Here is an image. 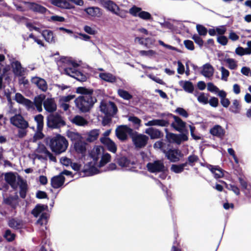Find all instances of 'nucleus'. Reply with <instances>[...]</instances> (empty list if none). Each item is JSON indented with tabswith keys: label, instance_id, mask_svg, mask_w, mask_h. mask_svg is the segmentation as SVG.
I'll list each match as a JSON object with an SVG mask.
<instances>
[{
	"label": "nucleus",
	"instance_id": "9b49d317",
	"mask_svg": "<svg viewBox=\"0 0 251 251\" xmlns=\"http://www.w3.org/2000/svg\"><path fill=\"white\" fill-rule=\"evenodd\" d=\"M132 131V129L126 125H121L116 129V135L118 138L122 141H125L127 139V133H130Z\"/></svg>",
	"mask_w": 251,
	"mask_h": 251
},
{
	"label": "nucleus",
	"instance_id": "f3484780",
	"mask_svg": "<svg viewBox=\"0 0 251 251\" xmlns=\"http://www.w3.org/2000/svg\"><path fill=\"white\" fill-rule=\"evenodd\" d=\"M53 5L62 9H70L74 7L67 0H49Z\"/></svg>",
	"mask_w": 251,
	"mask_h": 251
},
{
	"label": "nucleus",
	"instance_id": "cd10ccee",
	"mask_svg": "<svg viewBox=\"0 0 251 251\" xmlns=\"http://www.w3.org/2000/svg\"><path fill=\"white\" fill-rule=\"evenodd\" d=\"M208 168L211 171V172L214 175V177L216 178H219L224 176V171L223 169H222L219 166L209 165Z\"/></svg>",
	"mask_w": 251,
	"mask_h": 251
},
{
	"label": "nucleus",
	"instance_id": "39448f33",
	"mask_svg": "<svg viewBox=\"0 0 251 251\" xmlns=\"http://www.w3.org/2000/svg\"><path fill=\"white\" fill-rule=\"evenodd\" d=\"M167 116L168 117H172L174 119L175 123H172L171 126L173 127L176 131L180 133H188V130L186 129V122L183 121L180 117L171 113H168Z\"/></svg>",
	"mask_w": 251,
	"mask_h": 251
},
{
	"label": "nucleus",
	"instance_id": "f257e3e1",
	"mask_svg": "<svg viewBox=\"0 0 251 251\" xmlns=\"http://www.w3.org/2000/svg\"><path fill=\"white\" fill-rule=\"evenodd\" d=\"M46 143L48 144L52 152L56 154L64 152L68 145L66 138L58 134L53 137H47L46 139Z\"/></svg>",
	"mask_w": 251,
	"mask_h": 251
},
{
	"label": "nucleus",
	"instance_id": "4d7b16f0",
	"mask_svg": "<svg viewBox=\"0 0 251 251\" xmlns=\"http://www.w3.org/2000/svg\"><path fill=\"white\" fill-rule=\"evenodd\" d=\"M175 112L184 118H187L189 116L188 112L181 107H177Z\"/></svg>",
	"mask_w": 251,
	"mask_h": 251
},
{
	"label": "nucleus",
	"instance_id": "052dcab7",
	"mask_svg": "<svg viewBox=\"0 0 251 251\" xmlns=\"http://www.w3.org/2000/svg\"><path fill=\"white\" fill-rule=\"evenodd\" d=\"M210 105L213 107H217L219 105V100L216 97H212L208 100Z\"/></svg>",
	"mask_w": 251,
	"mask_h": 251
},
{
	"label": "nucleus",
	"instance_id": "412c9836",
	"mask_svg": "<svg viewBox=\"0 0 251 251\" xmlns=\"http://www.w3.org/2000/svg\"><path fill=\"white\" fill-rule=\"evenodd\" d=\"M145 133L150 135L151 139H158L163 136V133L160 130L153 127L147 128Z\"/></svg>",
	"mask_w": 251,
	"mask_h": 251
},
{
	"label": "nucleus",
	"instance_id": "774afa93",
	"mask_svg": "<svg viewBox=\"0 0 251 251\" xmlns=\"http://www.w3.org/2000/svg\"><path fill=\"white\" fill-rule=\"evenodd\" d=\"M25 99V98L21 93H17L15 94V100L18 103L23 104Z\"/></svg>",
	"mask_w": 251,
	"mask_h": 251
},
{
	"label": "nucleus",
	"instance_id": "0eeeda50",
	"mask_svg": "<svg viewBox=\"0 0 251 251\" xmlns=\"http://www.w3.org/2000/svg\"><path fill=\"white\" fill-rule=\"evenodd\" d=\"M129 13L134 17H138L144 20H152L151 14L147 11H143L140 7L133 6L129 10Z\"/></svg>",
	"mask_w": 251,
	"mask_h": 251
},
{
	"label": "nucleus",
	"instance_id": "a19ab883",
	"mask_svg": "<svg viewBox=\"0 0 251 251\" xmlns=\"http://www.w3.org/2000/svg\"><path fill=\"white\" fill-rule=\"evenodd\" d=\"M117 163L122 167H127L131 164V161L126 156H121L117 159Z\"/></svg>",
	"mask_w": 251,
	"mask_h": 251
},
{
	"label": "nucleus",
	"instance_id": "603ef678",
	"mask_svg": "<svg viewBox=\"0 0 251 251\" xmlns=\"http://www.w3.org/2000/svg\"><path fill=\"white\" fill-rule=\"evenodd\" d=\"M64 71L67 75L75 78V75L76 74V73L77 72V70L71 67H67L65 68Z\"/></svg>",
	"mask_w": 251,
	"mask_h": 251
},
{
	"label": "nucleus",
	"instance_id": "338daca9",
	"mask_svg": "<svg viewBox=\"0 0 251 251\" xmlns=\"http://www.w3.org/2000/svg\"><path fill=\"white\" fill-rule=\"evenodd\" d=\"M18 199V196L16 195L15 196H10L5 199V202L6 204L11 205L14 201Z\"/></svg>",
	"mask_w": 251,
	"mask_h": 251
},
{
	"label": "nucleus",
	"instance_id": "c756f323",
	"mask_svg": "<svg viewBox=\"0 0 251 251\" xmlns=\"http://www.w3.org/2000/svg\"><path fill=\"white\" fill-rule=\"evenodd\" d=\"M20 196L22 199H25L26 196V193L28 191V186L26 181L20 178Z\"/></svg>",
	"mask_w": 251,
	"mask_h": 251
},
{
	"label": "nucleus",
	"instance_id": "2f4dec72",
	"mask_svg": "<svg viewBox=\"0 0 251 251\" xmlns=\"http://www.w3.org/2000/svg\"><path fill=\"white\" fill-rule=\"evenodd\" d=\"M241 110L240 101L237 99L233 100L232 105L229 107V111L234 114H239Z\"/></svg>",
	"mask_w": 251,
	"mask_h": 251
},
{
	"label": "nucleus",
	"instance_id": "473e14b6",
	"mask_svg": "<svg viewBox=\"0 0 251 251\" xmlns=\"http://www.w3.org/2000/svg\"><path fill=\"white\" fill-rule=\"evenodd\" d=\"M76 92L82 95L81 96L93 97L94 91L92 89H87L84 87L77 88Z\"/></svg>",
	"mask_w": 251,
	"mask_h": 251
},
{
	"label": "nucleus",
	"instance_id": "c03bdc74",
	"mask_svg": "<svg viewBox=\"0 0 251 251\" xmlns=\"http://www.w3.org/2000/svg\"><path fill=\"white\" fill-rule=\"evenodd\" d=\"M117 93L119 97L125 100H129L133 98L131 94L123 89H119Z\"/></svg>",
	"mask_w": 251,
	"mask_h": 251
},
{
	"label": "nucleus",
	"instance_id": "3c124183",
	"mask_svg": "<svg viewBox=\"0 0 251 251\" xmlns=\"http://www.w3.org/2000/svg\"><path fill=\"white\" fill-rule=\"evenodd\" d=\"M196 28L200 35L205 36L206 35L208 30L205 26L202 25H197Z\"/></svg>",
	"mask_w": 251,
	"mask_h": 251
},
{
	"label": "nucleus",
	"instance_id": "09e8293b",
	"mask_svg": "<svg viewBox=\"0 0 251 251\" xmlns=\"http://www.w3.org/2000/svg\"><path fill=\"white\" fill-rule=\"evenodd\" d=\"M199 160L198 156L195 154H191L188 157L187 163L191 166H193L195 163L197 162Z\"/></svg>",
	"mask_w": 251,
	"mask_h": 251
},
{
	"label": "nucleus",
	"instance_id": "37998d69",
	"mask_svg": "<svg viewBox=\"0 0 251 251\" xmlns=\"http://www.w3.org/2000/svg\"><path fill=\"white\" fill-rule=\"evenodd\" d=\"M67 137L74 142H78V141H80L82 139V137L81 135L77 133V132H75L71 131H69L67 132Z\"/></svg>",
	"mask_w": 251,
	"mask_h": 251
},
{
	"label": "nucleus",
	"instance_id": "2eb2a0df",
	"mask_svg": "<svg viewBox=\"0 0 251 251\" xmlns=\"http://www.w3.org/2000/svg\"><path fill=\"white\" fill-rule=\"evenodd\" d=\"M65 180V177L61 175H59L54 176L51 178L50 184L53 188L57 189L64 184Z\"/></svg>",
	"mask_w": 251,
	"mask_h": 251
},
{
	"label": "nucleus",
	"instance_id": "5fc2aeb1",
	"mask_svg": "<svg viewBox=\"0 0 251 251\" xmlns=\"http://www.w3.org/2000/svg\"><path fill=\"white\" fill-rule=\"evenodd\" d=\"M76 73V74L75 75V78L76 80L81 82H84L87 80L86 76L81 72L77 71Z\"/></svg>",
	"mask_w": 251,
	"mask_h": 251
},
{
	"label": "nucleus",
	"instance_id": "49530a36",
	"mask_svg": "<svg viewBox=\"0 0 251 251\" xmlns=\"http://www.w3.org/2000/svg\"><path fill=\"white\" fill-rule=\"evenodd\" d=\"M208 96H209L208 94H205L203 92L201 93L198 97V100L200 103L206 104L208 103Z\"/></svg>",
	"mask_w": 251,
	"mask_h": 251
},
{
	"label": "nucleus",
	"instance_id": "5701e85b",
	"mask_svg": "<svg viewBox=\"0 0 251 251\" xmlns=\"http://www.w3.org/2000/svg\"><path fill=\"white\" fill-rule=\"evenodd\" d=\"M46 99L45 94H40L35 97L34 99L33 105H34L38 112L42 111V104Z\"/></svg>",
	"mask_w": 251,
	"mask_h": 251
},
{
	"label": "nucleus",
	"instance_id": "864d4df0",
	"mask_svg": "<svg viewBox=\"0 0 251 251\" xmlns=\"http://www.w3.org/2000/svg\"><path fill=\"white\" fill-rule=\"evenodd\" d=\"M225 61L228 64V68L231 70H234L237 67L236 62L234 59L227 58L225 60Z\"/></svg>",
	"mask_w": 251,
	"mask_h": 251
},
{
	"label": "nucleus",
	"instance_id": "6e6d98bb",
	"mask_svg": "<svg viewBox=\"0 0 251 251\" xmlns=\"http://www.w3.org/2000/svg\"><path fill=\"white\" fill-rule=\"evenodd\" d=\"M220 70L221 71L222 73L221 79L225 81H227V77L229 75V72L227 69H225L224 67H221Z\"/></svg>",
	"mask_w": 251,
	"mask_h": 251
},
{
	"label": "nucleus",
	"instance_id": "79ce46f5",
	"mask_svg": "<svg viewBox=\"0 0 251 251\" xmlns=\"http://www.w3.org/2000/svg\"><path fill=\"white\" fill-rule=\"evenodd\" d=\"M187 165V162L178 165L173 164L171 167V170L176 174H179L184 171V167H186Z\"/></svg>",
	"mask_w": 251,
	"mask_h": 251
},
{
	"label": "nucleus",
	"instance_id": "58836bf2",
	"mask_svg": "<svg viewBox=\"0 0 251 251\" xmlns=\"http://www.w3.org/2000/svg\"><path fill=\"white\" fill-rule=\"evenodd\" d=\"M72 122L78 126H84L88 123L84 118L79 115L75 116L72 120Z\"/></svg>",
	"mask_w": 251,
	"mask_h": 251
},
{
	"label": "nucleus",
	"instance_id": "b1692460",
	"mask_svg": "<svg viewBox=\"0 0 251 251\" xmlns=\"http://www.w3.org/2000/svg\"><path fill=\"white\" fill-rule=\"evenodd\" d=\"M104 6L108 10L111 11L113 13L119 15L120 8L119 6L113 1L108 0L105 1L104 2Z\"/></svg>",
	"mask_w": 251,
	"mask_h": 251
},
{
	"label": "nucleus",
	"instance_id": "de8ad7c7",
	"mask_svg": "<svg viewBox=\"0 0 251 251\" xmlns=\"http://www.w3.org/2000/svg\"><path fill=\"white\" fill-rule=\"evenodd\" d=\"M4 237L8 242H12L15 239L16 234L12 233L11 231L8 229L5 230Z\"/></svg>",
	"mask_w": 251,
	"mask_h": 251
},
{
	"label": "nucleus",
	"instance_id": "a18cd8bd",
	"mask_svg": "<svg viewBox=\"0 0 251 251\" xmlns=\"http://www.w3.org/2000/svg\"><path fill=\"white\" fill-rule=\"evenodd\" d=\"M111 156L108 153H104L101 156V158L100 161L98 165L99 167L100 168L104 166L108 162L110 161Z\"/></svg>",
	"mask_w": 251,
	"mask_h": 251
},
{
	"label": "nucleus",
	"instance_id": "7c9ffc66",
	"mask_svg": "<svg viewBox=\"0 0 251 251\" xmlns=\"http://www.w3.org/2000/svg\"><path fill=\"white\" fill-rule=\"evenodd\" d=\"M8 225L11 228L15 229H21L23 227V222L22 220H17L15 218H12L8 221Z\"/></svg>",
	"mask_w": 251,
	"mask_h": 251
},
{
	"label": "nucleus",
	"instance_id": "72a5a7b5",
	"mask_svg": "<svg viewBox=\"0 0 251 251\" xmlns=\"http://www.w3.org/2000/svg\"><path fill=\"white\" fill-rule=\"evenodd\" d=\"M48 208L47 205L38 204L32 210L31 213L35 217H38L40 214Z\"/></svg>",
	"mask_w": 251,
	"mask_h": 251
},
{
	"label": "nucleus",
	"instance_id": "bf43d9fd",
	"mask_svg": "<svg viewBox=\"0 0 251 251\" xmlns=\"http://www.w3.org/2000/svg\"><path fill=\"white\" fill-rule=\"evenodd\" d=\"M192 39L194 40L195 42L200 47H202L203 45V41L200 36L197 34H195L193 36Z\"/></svg>",
	"mask_w": 251,
	"mask_h": 251
},
{
	"label": "nucleus",
	"instance_id": "393cba45",
	"mask_svg": "<svg viewBox=\"0 0 251 251\" xmlns=\"http://www.w3.org/2000/svg\"><path fill=\"white\" fill-rule=\"evenodd\" d=\"M214 68L209 63H206L202 66V70L201 74L206 77H210L213 75Z\"/></svg>",
	"mask_w": 251,
	"mask_h": 251
},
{
	"label": "nucleus",
	"instance_id": "e2e57ef3",
	"mask_svg": "<svg viewBox=\"0 0 251 251\" xmlns=\"http://www.w3.org/2000/svg\"><path fill=\"white\" fill-rule=\"evenodd\" d=\"M207 90L211 92L215 93H217L219 91V89L212 82L207 83Z\"/></svg>",
	"mask_w": 251,
	"mask_h": 251
},
{
	"label": "nucleus",
	"instance_id": "680f3d73",
	"mask_svg": "<svg viewBox=\"0 0 251 251\" xmlns=\"http://www.w3.org/2000/svg\"><path fill=\"white\" fill-rule=\"evenodd\" d=\"M184 44L186 48L189 50H194V45L193 41L189 40H186L184 41Z\"/></svg>",
	"mask_w": 251,
	"mask_h": 251
},
{
	"label": "nucleus",
	"instance_id": "e433bc0d",
	"mask_svg": "<svg viewBox=\"0 0 251 251\" xmlns=\"http://www.w3.org/2000/svg\"><path fill=\"white\" fill-rule=\"evenodd\" d=\"M34 120L37 123V131L38 132H41L44 126V116L39 114L35 116Z\"/></svg>",
	"mask_w": 251,
	"mask_h": 251
},
{
	"label": "nucleus",
	"instance_id": "4c0bfd02",
	"mask_svg": "<svg viewBox=\"0 0 251 251\" xmlns=\"http://www.w3.org/2000/svg\"><path fill=\"white\" fill-rule=\"evenodd\" d=\"M99 76L101 79L106 82L114 83L116 81V77L112 74L110 73H100L99 75Z\"/></svg>",
	"mask_w": 251,
	"mask_h": 251
},
{
	"label": "nucleus",
	"instance_id": "a878e982",
	"mask_svg": "<svg viewBox=\"0 0 251 251\" xmlns=\"http://www.w3.org/2000/svg\"><path fill=\"white\" fill-rule=\"evenodd\" d=\"M13 72L14 74L18 76H22L24 72L22 65L19 61H14L11 63Z\"/></svg>",
	"mask_w": 251,
	"mask_h": 251
},
{
	"label": "nucleus",
	"instance_id": "ea45409f",
	"mask_svg": "<svg viewBox=\"0 0 251 251\" xmlns=\"http://www.w3.org/2000/svg\"><path fill=\"white\" fill-rule=\"evenodd\" d=\"M86 12L93 17H100L102 13L100 9L98 7H88L85 9Z\"/></svg>",
	"mask_w": 251,
	"mask_h": 251
},
{
	"label": "nucleus",
	"instance_id": "6e6552de",
	"mask_svg": "<svg viewBox=\"0 0 251 251\" xmlns=\"http://www.w3.org/2000/svg\"><path fill=\"white\" fill-rule=\"evenodd\" d=\"M147 170L151 173L163 172L165 171V167L163 161L156 160L153 162H149L146 165Z\"/></svg>",
	"mask_w": 251,
	"mask_h": 251
},
{
	"label": "nucleus",
	"instance_id": "8fccbe9b",
	"mask_svg": "<svg viewBox=\"0 0 251 251\" xmlns=\"http://www.w3.org/2000/svg\"><path fill=\"white\" fill-rule=\"evenodd\" d=\"M165 131L166 132V138L167 141L170 143H175L176 134L169 132L167 128L165 129Z\"/></svg>",
	"mask_w": 251,
	"mask_h": 251
},
{
	"label": "nucleus",
	"instance_id": "4be33fe9",
	"mask_svg": "<svg viewBox=\"0 0 251 251\" xmlns=\"http://www.w3.org/2000/svg\"><path fill=\"white\" fill-rule=\"evenodd\" d=\"M100 134V130L94 129L87 132L85 135L86 136V140L88 142H93L96 140Z\"/></svg>",
	"mask_w": 251,
	"mask_h": 251
},
{
	"label": "nucleus",
	"instance_id": "6ab92c4d",
	"mask_svg": "<svg viewBox=\"0 0 251 251\" xmlns=\"http://www.w3.org/2000/svg\"><path fill=\"white\" fill-rule=\"evenodd\" d=\"M210 133L214 136L223 138L225 134L224 129L220 125H215L209 131Z\"/></svg>",
	"mask_w": 251,
	"mask_h": 251
},
{
	"label": "nucleus",
	"instance_id": "13d9d810",
	"mask_svg": "<svg viewBox=\"0 0 251 251\" xmlns=\"http://www.w3.org/2000/svg\"><path fill=\"white\" fill-rule=\"evenodd\" d=\"M128 121L132 122L135 125L138 126H140L141 120L136 116H129L128 118Z\"/></svg>",
	"mask_w": 251,
	"mask_h": 251
},
{
	"label": "nucleus",
	"instance_id": "9d476101",
	"mask_svg": "<svg viewBox=\"0 0 251 251\" xmlns=\"http://www.w3.org/2000/svg\"><path fill=\"white\" fill-rule=\"evenodd\" d=\"M163 152L165 154L167 158L172 162H178L180 158L183 156L181 151L178 149H169L167 151L164 150Z\"/></svg>",
	"mask_w": 251,
	"mask_h": 251
},
{
	"label": "nucleus",
	"instance_id": "20e7f679",
	"mask_svg": "<svg viewBox=\"0 0 251 251\" xmlns=\"http://www.w3.org/2000/svg\"><path fill=\"white\" fill-rule=\"evenodd\" d=\"M65 125V121L58 113H50L47 117V126L50 129H58Z\"/></svg>",
	"mask_w": 251,
	"mask_h": 251
},
{
	"label": "nucleus",
	"instance_id": "a211bd4d",
	"mask_svg": "<svg viewBox=\"0 0 251 251\" xmlns=\"http://www.w3.org/2000/svg\"><path fill=\"white\" fill-rule=\"evenodd\" d=\"M87 144L82 141V139L78 142L74 143V147L75 152L78 154H81L84 156L86 152Z\"/></svg>",
	"mask_w": 251,
	"mask_h": 251
},
{
	"label": "nucleus",
	"instance_id": "ddd939ff",
	"mask_svg": "<svg viewBox=\"0 0 251 251\" xmlns=\"http://www.w3.org/2000/svg\"><path fill=\"white\" fill-rule=\"evenodd\" d=\"M100 141L101 143L106 146L108 151L114 153L116 152L117 151V145L110 138L101 137Z\"/></svg>",
	"mask_w": 251,
	"mask_h": 251
},
{
	"label": "nucleus",
	"instance_id": "0e129e2a",
	"mask_svg": "<svg viewBox=\"0 0 251 251\" xmlns=\"http://www.w3.org/2000/svg\"><path fill=\"white\" fill-rule=\"evenodd\" d=\"M49 21L53 22H65V19L63 17L59 16L58 15H54L51 16L50 17V19H49Z\"/></svg>",
	"mask_w": 251,
	"mask_h": 251
},
{
	"label": "nucleus",
	"instance_id": "dca6fc26",
	"mask_svg": "<svg viewBox=\"0 0 251 251\" xmlns=\"http://www.w3.org/2000/svg\"><path fill=\"white\" fill-rule=\"evenodd\" d=\"M45 109L48 112L53 113L56 110V104L53 99L47 98L43 102Z\"/></svg>",
	"mask_w": 251,
	"mask_h": 251
},
{
	"label": "nucleus",
	"instance_id": "7ed1b4c3",
	"mask_svg": "<svg viewBox=\"0 0 251 251\" xmlns=\"http://www.w3.org/2000/svg\"><path fill=\"white\" fill-rule=\"evenodd\" d=\"M76 107L81 112L85 113L90 111L97 102L95 97L79 96L75 100Z\"/></svg>",
	"mask_w": 251,
	"mask_h": 251
},
{
	"label": "nucleus",
	"instance_id": "f8f14e48",
	"mask_svg": "<svg viewBox=\"0 0 251 251\" xmlns=\"http://www.w3.org/2000/svg\"><path fill=\"white\" fill-rule=\"evenodd\" d=\"M24 3L27 5L29 10L35 13L45 14L48 11L45 7L34 2L25 1Z\"/></svg>",
	"mask_w": 251,
	"mask_h": 251
},
{
	"label": "nucleus",
	"instance_id": "c9c22d12",
	"mask_svg": "<svg viewBox=\"0 0 251 251\" xmlns=\"http://www.w3.org/2000/svg\"><path fill=\"white\" fill-rule=\"evenodd\" d=\"M41 34L47 42L49 43L55 42L53 33L51 30H44L42 31Z\"/></svg>",
	"mask_w": 251,
	"mask_h": 251
},
{
	"label": "nucleus",
	"instance_id": "bb28decb",
	"mask_svg": "<svg viewBox=\"0 0 251 251\" xmlns=\"http://www.w3.org/2000/svg\"><path fill=\"white\" fill-rule=\"evenodd\" d=\"M146 126H167L169 125V122L168 120L163 119H154L149 121L148 122L145 124Z\"/></svg>",
	"mask_w": 251,
	"mask_h": 251
},
{
	"label": "nucleus",
	"instance_id": "aec40b11",
	"mask_svg": "<svg viewBox=\"0 0 251 251\" xmlns=\"http://www.w3.org/2000/svg\"><path fill=\"white\" fill-rule=\"evenodd\" d=\"M4 179L6 182L10 185L14 190L17 188L18 184L16 183V177L13 173L10 172L5 174Z\"/></svg>",
	"mask_w": 251,
	"mask_h": 251
},
{
	"label": "nucleus",
	"instance_id": "1a4fd4ad",
	"mask_svg": "<svg viewBox=\"0 0 251 251\" xmlns=\"http://www.w3.org/2000/svg\"><path fill=\"white\" fill-rule=\"evenodd\" d=\"M132 139L135 147L140 149L145 147L147 145L149 137L144 134L136 133L132 136Z\"/></svg>",
	"mask_w": 251,
	"mask_h": 251
},
{
	"label": "nucleus",
	"instance_id": "c85d7f7f",
	"mask_svg": "<svg viewBox=\"0 0 251 251\" xmlns=\"http://www.w3.org/2000/svg\"><path fill=\"white\" fill-rule=\"evenodd\" d=\"M179 84L183 88L185 92L189 93H192L193 92L194 87L192 82L187 80H180L179 81Z\"/></svg>",
	"mask_w": 251,
	"mask_h": 251
},
{
	"label": "nucleus",
	"instance_id": "f03ea898",
	"mask_svg": "<svg viewBox=\"0 0 251 251\" xmlns=\"http://www.w3.org/2000/svg\"><path fill=\"white\" fill-rule=\"evenodd\" d=\"M10 122L11 125L17 127L19 129L16 136L19 138H23L27 134V128L29 127V124L24 117L20 114H16L10 118Z\"/></svg>",
	"mask_w": 251,
	"mask_h": 251
},
{
	"label": "nucleus",
	"instance_id": "69168bd1",
	"mask_svg": "<svg viewBox=\"0 0 251 251\" xmlns=\"http://www.w3.org/2000/svg\"><path fill=\"white\" fill-rule=\"evenodd\" d=\"M217 42L223 46H225L227 44L228 40L226 36L222 35L217 38Z\"/></svg>",
	"mask_w": 251,
	"mask_h": 251
},
{
	"label": "nucleus",
	"instance_id": "f704fd0d",
	"mask_svg": "<svg viewBox=\"0 0 251 251\" xmlns=\"http://www.w3.org/2000/svg\"><path fill=\"white\" fill-rule=\"evenodd\" d=\"M85 168H84L81 172L84 173L83 176H89V175H93L96 174L99 172L98 169L95 166H84Z\"/></svg>",
	"mask_w": 251,
	"mask_h": 251
},
{
	"label": "nucleus",
	"instance_id": "4468645a",
	"mask_svg": "<svg viewBox=\"0 0 251 251\" xmlns=\"http://www.w3.org/2000/svg\"><path fill=\"white\" fill-rule=\"evenodd\" d=\"M32 83L36 85V86L43 92H46L48 90V84L46 81L41 77L38 76L33 77L31 79Z\"/></svg>",
	"mask_w": 251,
	"mask_h": 251
},
{
	"label": "nucleus",
	"instance_id": "423d86ee",
	"mask_svg": "<svg viewBox=\"0 0 251 251\" xmlns=\"http://www.w3.org/2000/svg\"><path fill=\"white\" fill-rule=\"evenodd\" d=\"M100 107L101 112L104 113L106 116H109L110 117L113 116L118 111L116 104L112 101H109L108 104L101 101Z\"/></svg>",
	"mask_w": 251,
	"mask_h": 251
}]
</instances>
